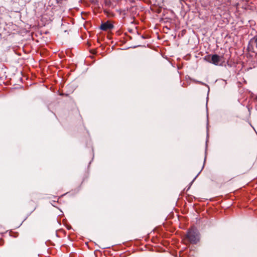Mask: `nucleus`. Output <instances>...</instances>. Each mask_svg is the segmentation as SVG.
<instances>
[{
  "label": "nucleus",
  "mask_w": 257,
  "mask_h": 257,
  "mask_svg": "<svg viewBox=\"0 0 257 257\" xmlns=\"http://www.w3.org/2000/svg\"><path fill=\"white\" fill-rule=\"evenodd\" d=\"M187 237L189 241L193 243H196L199 240V236L195 229H191L187 233Z\"/></svg>",
  "instance_id": "1"
},
{
  "label": "nucleus",
  "mask_w": 257,
  "mask_h": 257,
  "mask_svg": "<svg viewBox=\"0 0 257 257\" xmlns=\"http://www.w3.org/2000/svg\"><path fill=\"white\" fill-rule=\"evenodd\" d=\"M220 61V57L216 54L213 55L211 56V60L209 61L210 63H212L215 65H218Z\"/></svg>",
  "instance_id": "2"
},
{
  "label": "nucleus",
  "mask_w": 257,
  "mask_h": 257,
  "mask_svg": "<svg viewBox=\"0 0 257 257\" xmlns=\"http://www.w3.org/2000/svg\"><path fill=\"white\" fill-rule=\"evenodd\" d=\"M113 25L110 23L107 22L101 25V29L103 30L106 31L112 29Z\"/></svg>",
  "instance_id": "3"
},
{
  "label": "nucleus",
  "mask_w": 257,
  "mask_h": 257,
  "mask_svg": "<svg viewBox=\"0 0 257 257\" xmlns=\"http://www.w3.org/2000/svg\"><path fill=\"white\" fill-rule=\"evenodd\" d=\"M254 42L256 43V46L257 48V36L254 37Z\"/></svg>",
  "instance_id": "4"
}]
</instances>
